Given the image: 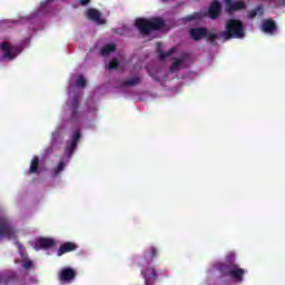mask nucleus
I'll return each mask as SVG.
<instances>
[{
    "label": "nucleus",
    "mask_w": 285,
    "mask_h": 285,
    "mask_svg": "<svg viewBox=\"0 0 285 285\" xmlns=\"http://www.w3.org/2000/svg\"><path fill=\"white\" fill-rule=\"evenodd\" d=\"M135 26L142 37H148L153 31L164 30L166 21L163 18H137Z\"/></svg>",
    "instance_id": "obj_1"
},
{
    "label": "nucleus",
    "mask_w": 285,
    "mask_h": 285,
    "mask_svg": "<svg viewBox=\"0 0 285 285\" xmlns=\"http://www.w3.org/2000/svg\"><path fill=\"white\" fill-rule=\"evenodd\" d=\"M225 41L230 39H242L244 37V22L237 19H230L226 23V30L223 31Z\"/></svg>",
    "instance_id": "obj_2"
},
{
    "label": "nucleus",
    "mask_w": 285,
    "mask_h": 285,
    "mask_svg": "<svg viewBox=\"0 0 285 285\" xmlns=\"http://www.w3.org/2000/svg\"><path fill=\"white\" fill-rule=\"evenodd\" d=\"M12 239L14 237V227L7 217H0V239Z\"/></svg>",
    "instance_id": "obj_3"
},
{
    "label": "nucleus",
    "mask_w": 285,
    "mask_h": 285,
    "mask_svg": "<svg viewBox=\"0 0 285 285\" xmlns=\"http://www.w3.org/2000/svg\"><path fill=\"white\" fill-rule=\"evenodd\" d=\"M222 2H219V0H213L208 8L207 17L213 21H217V19L222 17Z\"/></svg>",
    "instance_id": "obj_4"
},
{
    "label": "nucleus",
    "mask_w": 285,
    "mask_h": 285,
    "mask_svg": "<svg viewBox=\"0 0 285 285\" xmlns=\"http://www.w3.org/2000/svg\"><path fill=\"white\" fill-rule=\"evenodd\" d=\"M225 1V11L227 14H233V12H237L239 10H245L246 2L244 1H233V0H224Z\"/></svg>",
    "instance_id": "obj_5"
},
{
    "label": "nucleus",
    "mask_w": 285,
    "mask_h": 285,
    "mask_svg": "<svg viewBox=\"0 0 285 285\" xmlns=\"http://www.w3.org/2000/svg\"><path fill=\"white\" fill-rule=\"evenodd\" d=\"M57 243L52 238H37L36 239V248L37 250H50V248H55Z\"/></svg>",
    "instance_id": "obj_6"
},
{
    "label": "nucleus",
    "mask_w": 285,
    "mask_h": 285,
    "mask_svg": "<svg viewBox=\"0 0 285 285\" xmlns=\"http://www.w3.org/2000/svg\"><path fill=\"white\" fill-rule=\"evenodd\" d=\"M80 139H81V132L75 131L70 145L67 146L65 149V155L67 157H69V158L72 157V155L77 150V145L79 144Z\"/></svg>",
    "instance_id": "obj_7"
},
{
    "label": "nucleus",
    "mask_w": 285,
    "mask_h": 285,
    "mask_svg": "<svg viewBox=\"0 0 285 285\" xmlns=\"http://www.w3.org/2000/svg\"><path fill=\"white\" fill-rule=\"evenodd\" d=\"M189 35L194 41H202V39H205L206 35H208V29L203 27L191 28Z\"/></svg>",
    "instance_id": "obj_8"
},
{
    "label": "nucleus",
    "mask_w": 285,
    "mask_h": 285,
    "mask_svg": "<svg viewBox=\"0 0 285 285\" xmlns=\"http://www.w3.org/2000/svg\"><path fill=\"white\" fill-rule=\"evenodd\" d=\"M244 275H246V271L244 268H240L239 265L234 264L229 277H232V279H234L235 282L242 283L244 282Z\"/></svg>",
    "instance_id": "obj_9"
},
{
    "label": "nucleus",
    "mask_w": 285,
    "mask_h": 285,
    "mask_svg": "<svg viewBox=\"0 0 285 285\" xmlns=\"http://www.w3.org/2000/svg\"><path fill=\"white\" fill-rule=\"evenodd\" d=\"M75 277H77V272L70 267H66L60 271L59 281L62 283L72 282Z\"/></svg>",
    "instance_id": "obj_10"
},
{
    "label": "nucleus",
    "mask_w": 285,
    "mask_h": 285,
    "mask_svg": "<svg viewBox=\"0 0 285 285\" xmlns=\"http://www.w3.org/2000/svg\"><path fill=\"white\" fill-rule=\"evenodd\" d=\"M262 29L266 35H275L277 32V22L273 19H267L263 22Z\"/></svg>",
    "instance_id": "obj_11"
},
{
    "label": "nucleus",
    "mask_w": 285,
    "mask_h": 285,
    "mask_svg": "<svg viewBox=\"0 0 285 285\" xmlns=\"http://www.w3.org/2000/svg\"><path fill=\"white\" fill-rule=\"evenodd\" d=\"M86 14L88 19H90L91 21H96V23H106V21L101 19V12L97 9L90 8L86 11Z\"/></svg>",
    "instance_id": "obj_12"
},
{
    "label": "nucleus",
    "mask_w": 285,
    "mask_h": 285,
    "mask_svg": "<svg viewBox=\"0 0 285 285\" xmlns=\"http://www.w3.org/2000/svg\"><path fill=\"white\" fill-rule=\"evenodd\" d=\"M234 266H235V263L226 262V263H219L218 265H216V268L217 271H219L222 275H224L225 277H229L230 271L233 269Z\"/></svg>",
    "instance_id": "obj_13"
},
{
    "label": "nucleus",
    "mask_w": 285,
    "mask_h": 285,
    "mask_svg": "<svg viewBox=\"0 0 285 285\" xmlns=\"http://www.w3.org/2000/svg\"><path fill=\"white\" fill-rule=\"evenodd\" d=\"M77 248H78L77 244L72 242H67L60 246L57 255L58 257H61L62 255H66V253H72V250H77Z\"/></svg>",
    "instance_id": "obj_14"
},
{
    "label": "nucleus",
    "mask_w": 285,
    "mask_h": 285,
    "mask_svg": "<svg viewBox=\"0 0 285 285\" xmlns=\"http://www.w3.org/2000/svg\"><path fill=\"white\" fill-rule=\"evenodd\" d=\"M81 101L79 100V97H73L71 100V106H70V110H71V119H77V117H79V106H80Z\"/></svg>",
    "instance_id": "obj_15"
},
{
    "label": "nucleus",
    "mask_w": 285,
    "mask_h": 285,
    "mask_svg": "<svg viewBox=\"0 0 285 285\" xmlns=\"http://www.w3.org/2000/svg\"><path fill=\"white\" fill-rule=\"evenodd\" d=\"M264 16V4H258L255 9L249 10L247 12V19H255V17H263Z\"/></svg>",
    "instance_id": "obj_16"
},
{
    "label": "nucleus",
    "mask_w": 285,
    "mask_h": 285,
    "mask_svg": "<svg viewBox=\"0 0 285 285\" xmlns=\"http://www.w3.org/2000/svg\"><path fill=\"white\" fill-rule=\"evenodd\" d=\"M139 83H141V77L135 76L132 78L122 80L121 86L122 88H131L134 86H139Z\"/></svg>",
    "instance_id": "obj_17"
},
{
    "label": "nucleus",
    "mask_w": 285,
    "mask_h": 285,
    "mask_svg": "<svg viewBox=\"0 0 285 285\" xmlns=\"http://www.w3.org/2000/svg\"><path fill=\"white\" fill-rule=\"evenodd\" d=\"M141 275L144 277V279L146 281H154L157 279V271L155 269V267H147L146 271H141Z\"/></svg>",
    "instance_id": "obj_18"
},
{
    "label": "nucleus",
    "mask_w": 285,
    "mask_h": 285,
    "mask_svg": "<svg viewBox=\"0 0 285 285\" xmlns=\"http://www.w3.org/2000/svg\"><path fill=\"white\" fill-rule=\"evenodd\" d=\"M39 173V158L35 156L30 163L28 175H36Z\"/></svg>",
    "instance_id": "obj_19"
},
{
    "label": "nucleus",
    "mask_w": 285,
    "mask_h": 285,
    "mask_svg": "<svg viewBox=\"0 0 285 285\" xmlns=\"http://www.w3.org/2000/svg\"><path fill=\"white\" fill-rule=\"evenodd\" d=\"M0 49L4 52L3 57L4 59H14V56L12 55V51L10 50V43L2 42L0 45Z\"/></svg>",
    "instance_id": "obj_20"
},
{
    "label": "nucleus",
    "mask_w": 285,
    "mask_h": 285,
    "mask_svg": "<svg viewBox=\"0 0 285 285\" xmlns=\"http://www.w3.org/2000/svg\"><path fill=\"white\" fill-rule=\"evenodd\" d=\"M115 50H117V46H115V43H108L100 49V55H102V57H108V55L115 52Z\"/></svg>",
    "instance_id": "obj_21"
},
{
    "label": "nucleus",
    "mask_w": 285,
    "mask_h": 285,
    "mask_svg": "<svg viewBox=\"0 0 285 285\" xmlns=\"http://www.w3.org/2000/svg\"><path fill=\"white\" fill-rule=\"evenodd\" d=\"M205 39L207 43H210L212 46H217V39H219V35L213 33L207 30V35L205 36Z\"/></svg>",
    "instance_id": "obj_22"
},
{
    "label": "nucleus",
    "mask_w": 285,
    "mask_h": 285,
    "mask_svg": "<svg viewBox=\"0 0 285 285\" xmlns=\"http://www.w3.org/2000/svg\"><path fill=\"white\" fill-rule=\"evenodd\" d=\"M204 14L202 12H194L193 14L186 16L185 21L190 22V21H199L202 20Z\"/></svg>",
    "instance_id": "obj_23"
},
{
    "label": "nucleus",
    "mask_w": 285,
    "mask_h": 285,
    "mask_svg": "<svg viewBox=\"0 0 285 285\" xmlns=\"http://www.w3.org/2000/svg\"><path fill=\"white\" fill-rule=\"evenodd\" d=\"M21 264L22 268H24L26 271H31V268H35V263H32V261L28 257H23Z\"/></svg>",
    "instance_id": "obj_24"
},
{
    "label": "nucleus",
    "mask_w": 285,
    "mask_h": 285,
    "mask_svg": "<svg viewBox=\"0 0 285 285\" xmlns=\"http://www.w3.org/2000/svg\"><path fill=\"white\" fill-rule=\"evenodd\" d=\"M177 51V47H171L168 51L164 52L160 51L159 52V59H166L168 57H170L171 55H175V52Z\"/></svg>",
    "instance_id": "obj_25"
},
{
    "label": "nucleus",
    "mask_w": 285,
    "mask_h": 285,
    "mask_svg": "<svg viewBox=\"0 0 285 285\" xmlns=\"http://www.w3.org/2000/svg\"><path fill=\"white\" fill-rule=\"evenodd\" d=\"M183 61L181 59H174L173 65L169 68V72H177V70H179V67L181 66Z\"/></svg>",
    "instance_id": "obj_26"
},
{
    "label": "nucleus",
    "mask_w": 285,
    "mask_h": 285,
    "mask_svg": "<svg viewBox=\"0 0 285 285\" xmlns=\"http://www.w3.org/2000/svg\"><path fill=\"white\" fill-rule=\"evenodd\" d=\"M65 169H66V163L59 161V164L55 168V175H59L60 173H63Z\"/></svg>",
    "instance_id": "obj_27"
},
{
    "label": "nucleus",
    "mask_w": 285,
    "mask_h": 285,
    "mask_svg": "<svg viewBox=\"0 0 285 285\" xmlns=\"http://www.w3.org/2000/svg\"><path fill=\"white\" fill-rule=\"evenodd\" d=\"M76 86H78V88H86V78H83V76H79L76 81Z\"/></svg>",
    "instance_id": "obj_28"
},
{
    "label": "nucleus",
    "mask_w": 285,
    "mask_h": 285,
    "mask_svg": "<svg viewBox=\"0 0 285 285\" xmlns=\"http://www.w3.org/2000/svg\"><path fill=\"white\" fill-rule=\"evenodd\" d=\"M116 68H119V60L112 59L108 65V69L116 70Z\"/></svg>",
    "instance_id": "obj_29"
},
{
    "label": "nucleus",
    "mask_w": 285,
    "mask_h": 285,
    "mask_svg": "<svg viewBox=\"0 0 285 285\" xmlns=\"http://www.w3.org/2000/svg\"><path fill=\"white\" fill-rule=\"evenodd\" d=\"M150 261H149V263L150 262H153V259H155V257H157V255H158V250H157V247H155V246H151L150 247Z\"/></svg>",
    "instance_id": "obj_30"
},
{
    "label": "nucleus",
    "mask_w": 285,
    "mask_h": 285,
    "mask_svg": "<svg viewBox=\"0 0 285 285\" xmlns=\"http://www.w3.org/2000/svg\"><path fill=\"white\" fill-rule=\"evenodd\" d=\"M10 282H12L11 276L0 275V284H8Z\"/></svg>",
    "instance_id": "obj_31"
},
{
    "label": "nucleus",
    "mask_w": 285,
    "mask_h": 285,
    "mask_svg": "<svg viewBox=\"0 0 285 285\" xmlns=\"http://www.w3.org/2000/svg\"><path fill=\"white\" fill-rule=\"evenodd\" d=\"M90 3V0H80L81 6H88Z\"/></svg>",
    "instance_id": "obj_32"
}]
</instances>
